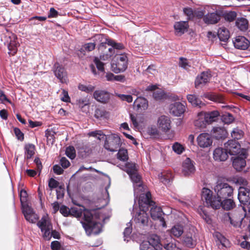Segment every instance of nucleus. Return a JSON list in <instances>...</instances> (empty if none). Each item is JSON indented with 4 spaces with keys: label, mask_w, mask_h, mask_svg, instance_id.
<instances>
[{
    "label": "nucleus",
    "mask_w": 250,
    "mask_h": 250,
    "mask_svg": "<svg viewBox=\"0 0 250 250\" xmlns=\"http://www.w3.org/2000/svg\"><path fill=\"white\" fill-rule=\"evenodd\" d=\"M213 190L217 197L212 196L211 190L203 188L202 191V199L205 201L207 206L217 209L221 207L222 199L230 197L233 192V188L222 179H218L214 187Z\"/></svg>",
    "instance_id": "obj_1"
},
{
    "label": "nucleus",
    "mask_w": 250,
    "mask_h": 250,
    "mask_svg": "<svg viewBox=\"0 0 250 250\" xmlns=\"http://www.w3.org/2000/svg\"><path fill=\"white\" fill-rule=\"evenodd\" d=\"M151 202H152L151 200V194L149 192H147L146 194H143L140 197L139 199L140 210L139 212H137L134 217V221L136 223L143 225H147L148 221L147 214L144 209H141V208L143 207V204H144L147 208V206L151 205Z\"/></svg>",
    "instance_id": "obj_2"
},
{
    "label": "nucleus",
    "mask_w": 250,
    "mask_h": 250,
    "mask_svg": "<svg viewBox=\"0 0 250 250\" xmlns=\"http://www.w3.org/2000/svg\"><path fill=\"white\" fill-rule=\"evenodd\" d=\"M126 172L129 174L134 186V195L137 198L140 192L144 190V188L141 181V176L137 172L135 165L128 163L126 165Z\"/></svg>",
    "instance_id": "obj_3"
},
{
    "label": "nucleus",
    "mask_w": 250,
    "mask_h": 250,
    "mask_svg": "<svg viewBox=\"0 0 250 250\" xmlns=\"http://www.w3.org/2000/svg\"><path fill=\"white\" fill-rule=\"evenodd\" d=\"M128 59L125 54L116 55L111 62V69L115 73L125 71L127 67Z\"/></svg>",
    "instance_id": "obj_4"
},
{
    "label": "nucleus",
    "mask_w": 250,
    "mask_h": 250,
    "mask_svg": "<svg viewBox=\"0 0 250 250\" xmlns=\"http://www.w3.org/2000/svg\"><path fill=\"white\" fill-rule=\"evenodd\" d=\"M37 225L42 232L44 239L46 240H50L51 238L52 227L48 216L47 215L43 216L41 220L38 222Z\"/></svg>",
    "instance_id": "obj_5"
},
{
    "label": "nucleus",
    "mask_w": 250,
    "mask_h": 250,
    "mask_svg": "<svg viewBox=\"0 0 250 250\" xmlns=\"http://www.w3.org/2000/svg\"><path fill=\"white\" fill-rule=\"evenodd\" d=\"M2 40L4 43L7 46L9 50V54L14 55L18 50V47L20 45L17 38L15 35L12 33H8L5 35Z\"/></svg>",
    "instance_id": "obj_6"
},
{
    "label": "nucleus",
    "mask_w": 250,
    "mask_h": 250,
    "mask_svg": "<svg viewBox=\"0 0 250 250\" xmlns=\"http://www.w3.org/2000/svg\"><path fill=\"white\" fill-rule=\"evenodd\" d=\"M121 139L117 134H111L107 138L104 147L110 151H116L121 146Z\"/></svg>",
    "instance_id": "obj_7"
},
{
    "label": "nucleus",
    "mask_w": 250,
    "mask_h": 250,
    "mask_svg": "<svg viewBox=\"0 0 250 250\" xmlns=\"http://www.w3.org/2000/svg\"><path fill=\"white\" fill-rule=\"evenodd\" d=\"M197 236L194 229H190L186 232L182 238L184 244L189 248L194 247L197 244Z\"/></svg>",
    "instance_id": "obj_8"
},
{
    "label": "nucleus",
    "mask_w": 250,
    "mask_h": 250,
    "mask_svg": "<svg viewBox=\"0 0 250 250\" xmlns=\"http://www.w3.org/2000/svg\"><path fill=\"white\" fill-rule=\"evenodd\" d=\"M247 157L246 149L241 150V153L233 159L232 165L234 168L237 171L241 170L246 165L245 159Z\"/></svg>",
    "instance_id": "obj_9"
},
{
    "label": "nucleus",
    "mask_w": 250,
    "mask_h": 250,
    "mask_svg": "<svg viewBox=\"0 0 250 250\" xmlns=\"http://www.w3.org/2000/svg\"><path fill=\"white\" fill-rule=\"evenodd\" d=\"M212 138L211 135L208 133H202L197 138L198 146L201 148H205L211 146Z\"/></svg>",
    "instance_id": "obj_10"
},
{
    "label": "nucleus",
    "mask_w": 250,
    "mask_h": 250,
    "mask_svg": "<svg viewBox=\"0 0 250 250\" xmlns=\"http://www.w3.org/2000/svg\"><path fill=\"white\" fill-rule=\"evenodd\" d=\"M226 150L230 155H239L241 153L240 144L234 140H229L224 145Z\"/></svg>",
    "instance_id": "obj_11"
},
{
    "label": "nucleus",
    "mask_w": 250,
    "mask_h": 250,
    "mask_svg": "<svg viewBox=\"0 0 250 250\" xmlns=\"http://www.w3.org/2000/svg\"><path fill=\"white\" fill-rule=\"evenodd\" d=\"M171 123L170 117L165 115L159 117L157 121L158 128L165 132H167L170 129Z\"/></svg>",
    "instance_id": "obj_12"
},
{
    "label": "nucleus",
    "mask_w": 250,
    "mask_h": 250,
    "mask_svg": "<svg viewBox=\"0 0 250 250\" xmlns=\"http://www.w3.org/2000/svg\"><path fill=\"white\" fill-rule=\"evenodd\" d=\"M195 171V167L193 162L189 158H187L182 163V174L186 176H189L193 174Z\"/></svg>",
    "instance_id": "obj_13"
},
{
    "label": "nucleus",
    "mask_w": 250,
    "mask_h": 250,
    "mask_svg": "<svg viewBox=\"0 0 250 250\" xmlns=\"http://www.w3.org/2000/svg\"><path fill=\"white\" fill-rule=\"evenodd\" d=\"M53 68L56 77L59 79L61 83H66L67 82V73L64 68L58 62L54 64Z\"/></svg>",
    "instance_id": "obj_14"
},
{
    "label": "nucleus",
    "mask_w": 250,
    "mask_h": 250,
    "mask_svg": "<svg viewBox=\"0 0 250 250\" xmlns=\"http://www.w3.org/2000/svg\"><path fill=\"white\" fill-rule=\"evenodd\" d=\"M84 228L86 234L88 235L91 234H97L101 231V224L100 223L93 221L90 224L83 223Z\"/></svg>",
    "instance_id": "obj_15"
},
{
    "label": "nucleus",
    "mask_w": 250,
    "mask_h": 250,
    "mask_svg": "<svg viewBox=\"0 0 250 250\" xmlns=\"http://www.w3.org/2000/svg\"><path fill=\"white\" fill-rule=\"evenodd\" d=\"M22 212L26 220L31 223H35L39 218L33 209L28 205L23 206Z\"/></svg>",
    "instance_id": "obj_16"
},
{
    "label": "nucleus",
    "mask_w": 250,
    "mask_h": 250,
    "mask_svg": "<svg viewBox=\"0 0 250 250\" xmlns=\"http://www.w3.org/2000/svg\"><path fill=\"white\" fill-rule=\"evenodd\" d=\"M169 110L171 114L179 117L185 112L186 107L183 104L176 102L169 105Z\"/></svg>",
    "instance_id": "obj_17"
},
{
    "label": "nucleus",
    "mask_w": 250,
    "mask_h": 250,
    "mask_svg": "<svg viewBox=\"0 0 250 250\" xmlns=\"http://www.w3.org/2000/svg\"><path fill=\"white\" fill-rule=\"evenodd\" d=\"M93 97L96 100L101 103H107L110 98V93L105 90H96L93 93Z\"/></svg>",
    "instance_id": "obj_18"
},
{
    "label": "nucleus",
    "mask_w": 250,
    "mask_h": 250,
    "mask_svg": "<svg viewBox=\"0 0 250 250\" xmlns=\"http://www.w3.org/2000/svg\"><path fill=\"white\" fill-rule=\"evenodd\" d=\"M238 198L241 203H250V190L244 187H240L239 189Z\"/></svg>",
    "instance_id": "obj_19"
},
{
    "label": "nucleus",
    "mask_w": 250,
    "mask_h": 250,
    "mask_svg": "<svg viewBox=\"0 0 250 250\" xmlns=\"http://www.w3.org/2000/svg\"><path fill=\"white\" fill-rule=\"evenodd\" d=\"M189 25L188 21H180L175 22L174 24L175 33L176 35L181 36L188 31Z\"/></svg>",
    "instance_id": "obj_20"
},
{
    "label": "nucleus",
    "mask_w": 250,
    "mask_h": 250,
    "mask_svg": "<svg viewBox=\"0 0 250 250\" xmlns=\"http://www.w3.org/2000/svg\"><path fill=\"white\" fill-rule=\"evenodd\" d=\"M233 44L235 48L245 50L248 48L250 41L244 37L238 36L233 41Z\"/></svg>",
    "instance_id": "obj_21"
},
{
    "label": "nucleus",
    "mask_w": 250,
    "mask_h": 250,
    "mask_svg": "<svg viewBox=\"0 0 250 250\" xmlns=\"http://www.w3.org/2000/svg\"><path fill=\"white\" fill-rule=\"evenodd\" d=\"M134 108L138 111L146 110L148 108V102L146 99L139 97L133 103Z\"/></svg>",
    "instance_id": "obj_22"
},
{
    "label": "nucleus",
    "mask_w": 250,
    "mask_h": 250,
    "mask_svg": "<svg viewBox=\"0 0 250 250\" xmlns=\"http://www.w3.org/2000/svg\"><path fill=\"white\" fill-rule=\"evenodd\" d=\"M205 112L201 111L197 114L194 121V125L198 128L203 129L206 127L207 123L206 122Z\"/></svg>",
    "instance_id": "obj_23"
},
{
    "label": "nucleus",
    "mask_w": 250,
    "mask_h": 250,
    "mask_svg": "<svg viewBox=\"0 0 250 250\" xmlns=\"http://www.w3.org/2000/svg\"><path fill=\"white\" fill-rule=\"evenodd\" d=\"M213 158L217 161H225L228 158V154L226 150L221 147L216 148L213 151Z\"/></svg>",
    "instance_id": "obj_24"
},
{
    "label": "nucleus",
    "mask_w": 250,
    "mask_h": 250,
    "mask_svg": "<svg viewBox=\"0 0 250 250\" xmlns=\"http://www.w3.org/2000/svg\"><path fill=\"white\" fill-rule=\"evenodd\" d=\"M150 212L151 216L153 219H159L163 226L166 227V224L164 218L162 217L163 212L161 208L158 207H153L151 208Z\"/></svg>",
    "instance_id": "obj_25"
},
{
    "label": "nucleus",
    "mask_w": 250,
    "mask_h": 250,
    "mask_svg": "<svg viewBox=\"0 0 250 250\" xmlns=\"http://www.w3.org/2000/svg\"><path fill=\"white\" fill-rule=\"evenodd\" d=\"M234 212V214L229 216L230 223L235 227H240L244 218L242 214L239 213V212H241V211H236Z\"/></svg>",
    "instance_id": "obj_26"
},
{
    "label": "nucleus",
    "mask_w": 250,
    "mask_h": 250,
    "mask_svg": "<svg viewBox=\"0 0 250 250\" xmlns=\"http://www.w3.org/2000/svg\"><path fill=\"white\" fill-rule=\"evenodd\" d=\"M211 134L217 139H220L225 137L227 132L224 127L217 126L212 128Z\"/></svg>",
    "instance_id": "obj_27"
},
{
    "label": "nucleus",
    "mask_w": 250,
    "mask_h": 250,
    "mask_svg": "<svg viewBox=\"0 0 250 250\" xmlns=\"http://www.w3.org/2000/svg\"><path fill=\"white\" fill-rule=\"evenodd\" d=\"M220 20V16L216 13H208L203 17V21L207 24H215Z\"/></svg>",
    "instance_id": "obj_28"
},
{
    "label": "nucleus",
    "mask_w": 250,
    "mask_h": 250,
    "mask_svg": "<svg viewBox=\"0 0 250 250\" xmlns=\"http://www.w3.org/2000/svg\"><path fill=\"white\" fill-rule=\"evenodd\" d=\"M210 75L208 72H203L198 76L195 82V87H197L201 84H204L208 83L210 79Z\"/></svg>",
    "instance_id": "obj_29"
},
{
    "label": "nucleus",
    "mask_w": 250,
    "mask_h": 250,
    "mask_svg": "<svg viewBox=\"0 0 250 250\" xmlns=\"http://www.w3.org/2000/svg\"><path fill=\"white\" fill-rule=\"evenodd\" d=\"M156 88L157 87L156 85H149L147 87L146 90L148 91H154L153 94V97L155 100H160L163 99L165 97L164 91L161 89H156Z\"/></svg>",
    "instance_id": "obj_30"
},
{
    "label": "nucleus",
    "mask_w": 250,
    "mask_h": 250,
    "mask_svg": "<svg viewBox=\"0 0 250 250\" xmlns=\"http://www.w3.org/2000/svg\"><path fill=\"white\" fill-rule=\"evenodd\" d=\"M205 115L207 124H211L218 120L220 113L217 110H214L208 112H205Z\"/></svg>",
    "instance_id": "obj_31"
},
{
    "label": "nucleus",
    "mask_w": 250,
    "mask_h": 250,
    "mask_svg": "<svg viewBox=\"0 0 250 250\" xmlns=\"http://www.w3.org/2000/svg\"><path fill=\"white\" fill-rule=\"evenodd\" d=\"M150 245H153L156 249H162L164 240L161 241L159 237L157 235H151L148 241Z\"/></svg>",
    "instance_id": "obj_32"
},
{
    "label": "nucleus",
    "mask_w": 250,
    "mask_h": 250,
    "mask_svg": "<svg viewBox=\"0 0 250 250\" xmlns=\"http://www.w3.org/2000/svg\"><path fill=\"white\" fill-rule=\"evenodd\" d=\"M187 100L193 106L201 107L204 105V104L194 94L188 95Z\"/></svg>",
    "instance_id": "obj_33"
},
{
    "label": "nucleus",
    "mask_w": 250,
    "mask_h": 250,
    "mask_svg": "<svg viewBox=\"0 0 250 250\" xmlns=\"http://www.w3.org/2000/svg\"><path fill=\"white\" fill-rule=\"evenodd\" d=\"M230 36L229 30L225 27L219 28L218 30V37L220 40L223 42H226Z\"/></svg>",
    "instance_id": "obj_34"
},
{
    "label": "nucleus",
    "mask_w": 250,
    "mask_h": 250,
    "mask_svg": "<svg viewBox=\"0 0 250 250\" xmlns=\"http://www.w3.org/2000/svg\"><path fill=\"white\" fill-rule=\"evenodd\" d=\"M183 232V227L180 225L174 226L170 230V234L177 238L181 236Z\"/></svg>",
    "instance_id": "obj_35"
},
{
    "label": "nucleus",
    "mask_w": 250,
    "mask_h": 250,
    "mask_svg": "<svg viewBox=\"0 0 250 250\" xmlns=\"http://www.w3.org/2000/svg\"><path fill=\"white\" fill-rule=\"evenodd\" d=\"M204 97L208 100L219 103H223L225 101L224 98L220 95L207 93L204 94Z\"/></svg>",
    "instance_id": "obj_36"
},
{
    "label": "nucleus",
    "mask_w": 250,
    "mask_h": 250,
    "mask_svg": "<svg viewBox=\"0 0 250 250\" xmlns=\"http://www.w3.org/2000/svg\"><path fill=\"white\" fill-rule=\"evenodd\" d=\"M235 206V203L231 199L225 198L223 201H221V207L225 210H228L232 209Z\"/></svg>",
    "instance_id": "obj_37"
},
{
    "label": "nucleus",
    "mask_w": 250,
    "mask_h": 250,
    "mask_svg": "<svg viewBox=\"0 0 250 250\" xmlns=\"http://www.w3.org/2000/svg\"><path fill=\"white\" fill-rule=\"evenodd\" d=\"M25 157L30 159L35 154V147L32 144H28L25 146Z\"/></svg>",
    "instance_id": "obj_38"
},
{
    "label": "nucleus",
    "mask_w": 250,
    "mask_h": 250,
    "mask_svg": "<svg viewBox=\"0 0 250 250\" xmlns=\"http://www.w3.org/2000/svg\"><path fill=\"white\" fill-rule=\"evenodd\" d=\"M237 27L241 31H245L248 29V21L243 18L238 19L235 22Z\"/></svg>",
    "instance_id": "obj_39"
},
{
    "label": "nucleus",
    "mask_w": 250,
    "mask_h": 250,
    "mask_svg": "<svg viewBox=\"0 0 250 250\" xmlns=\"http://www.w3.org/2000/svg\"><path fill=\"white\" fill-rule=\"evenodd\" d=\"M83 219L85 221L84 222H81L83 225V223L90 224V223L94 221L93 220L92 214L90 210L86 209L83 207Z\"/></svg>",
    "instance_id": "obj_40"
},
{
    "label": "nucleus",
    "mask_w": 250,
    "mask_h": 250,
    "mask_svg": "<svg viewBox=\"0 0 250 250\" xmlns=\"http://www.w3.org/2000/svg\"><path fill=\"white\" fill-rule=\"evenodd\" d=\"M117 158L121 161H126L128 159L127 150L124 148L120 149L117 154Z\"/></svg>",
    "instance_id": "obj_41"
},
{
    "label": "nucleus",
    "mask_w": 250,
    "mask_h": 250,
    "mask_svg": "<svg viewBox=\"0 0 250 250\" xmlns=\"http://www.w3.org/2000/svg\"><path fill=\"white\" fill-rule=\"evenodd\" d=\"M78 88L80 90L82 91L89 93L94 90L95 86L91 84L84 85L82 83H80L78 85Z\"/></svg>",
    "instance_id": "obj_42"
},
{
    "label": "nucleus",
    "mask_w": 250,
    "mask_h": 250,
    "mask_svg": "<svg viewBox=\"0 0 250 250\" xmlns=\"http://www.w3.org/2000/svg\"><path fill=\"white\" fill-rule=\"evenodd\" d=\"M130 118L132 124L135 128H138L140 125V123H143L142 117L140 116H134L132 114H130Z\"/></svg>",
    "instance_id": "obj_43"
},
{
    "label": "nucleus",
    "mask_w": 250,
    "mask_h": 250,
    "mask_svg": "<svg viewBox=\"0 0 250 250\" xmlns=\"http://www.w3.org/2000/svg\"><path fill=\"white\" fill-rule=\"evenodd\" d=\"M231 135L234 139L239 140L243 138L244 132L239 128H235L231 131Z\"/></svg>",
    "instance_id": "obj_44"
},
{
    "label": "nucleus",
    "mask_w": 250,
    "mask_h": 250,
    "mask_svg": "<svg viewBox=\"0 0 250 250\" xmlns=\"http://www.w3.org/2000/svg\"><path fill=\"white\" fill-rule=\"evenodd\" d=\"M70 215H71L75 217H80L83 212V208H78L76 207L71 208L69 209Z\"/></svg>",
    "instance_id": "obj_45"
},
{
    "label": "nucleus",
    "mask_w": 250,
    "mask_h": 250,
    "mask_svg": "<svg viewBox=\"0 0 250 250\" xmlns=\"http://www.w3.org/2000/svg\"><path fill=\"white\" fill-rule=\"evenodd\" d=\"M95 116L97 118H107L109 117L108 113L104 109H97L95 110Z\"/></svg>",
    "instance_id": "obj_46"
},
{
    "label": "nucleus",
    "mask_w": 250,
    "mask_h": 250,
    "mask_svg": "<svg viewBox=\"0 0 250 250\" xmlns=\"http://www.w3.org/2000/svg\"><path fill=\"white\" fill-rule=\"evenodd\" d=\"M237 16V14L234 11H229L224 14V17L226 21L229 22L233 21Z\"/></svg>",
    "instance_id": "obj_47"
},
{
    "label": "nucleus",
    "mask_w": 250,
    "mask_h": 250,
    "mask_svg": "<svg viewBox=\"0 0 250 250\" xmlns=\"http://www.w3.org/2000/svg\"><path fill=\"white\" fill-rule=\"evenodd\" d=\"M214 236L223 246L227 247L228 240L224 236L217 232L214 234Z\"/></svg>",
    "instance_id": "obj_48"
},
{
    "label": "nucleus",
    "mask_w": 250,
    "mask_h": 250,
    "mask_svg": "<svg viewBox=\"0 0 250 250\" xmlns=\"http://www.w3.org/2000/svg\"><path fill=\"white\" fill-rule=\"evenodd\" d=\"M171 176V174H166V172H161L158 175L159 178L161 181L165 184L169 181Z\"/></svg>",
    "instance_id": "obj_49"
},
{
    "label": "nucleus",
    "mask_w": 250,
    "mask_h": 250,
    "mask_svg": "<svg viewBox=\"0 0 250 250\" xmlns=\"http://www.w3.org/2000/svg\"><path fill=\"white\" fill-rule=\"evenodd\" d=\"M140 250H157L153 245L147 242H143L140 246Z\"/></svg>",
    "instance_id": "obj_50"
},
{
    "label": "nucleus",
    "mask_w": 250,
    "mask_h": 250,
    "mask_svg": "<svg viewBox=\"0 0 250 250\" xmlns=\"http://www.w3.org/2000/svg\"><path fill=\"white\" fill-rule=\"evenodd\" d=\"M116 96L119 98L121 100L123 101H126L127 103H131L133 101V98L130 95H125L116 93Z\"/></svg>",
    "instance_id": "obj_51"
},
{
    "label": "nucleus",
    "mask_w": 250,
    "mask_h": 250,
    "mask_svg": "<svg viewBox=\"0 0 250 250\" xmlns=\"http://www.w3.org/2000/svg\"><path fill=\"white\" fill-rule=\"evenodd\" d=\"M65 154L69 158L73 159L76 156L75 150L74 147L69 146L67 147Z\"/></svg>",
    "instance_id": "obj_52"
},
{
    "label": "nucleus",
    "mask_w": 250,
    "mask_h": 250,
    "mask_svg": "<svg viewBox=\"0 0 250 250\" xmlns=\"http://www.w3.org/2000/svg\"><path fill=\"white\" fill-rule=\"evenodd\" d=\"M101 60L98 58H95L94 60V62L96 65L97 69L102 72L104 71V63L101 62Z\"/></svg>",
    "instance_id": "obj_53"
},
{
    "label": "nucleus",
    "mask_w": 250,
    "mask_h": 250,
    "mask_svg": "<svg viewBox=\"0 0 250 250\" xmlns=\"http://www.w3.org/2000/svg\"><path fill=\"white\" fill-rule=\"evenodd\" d=\"M222 120L225 123L229 124L233 121L234 118L231 114L227 113L222 116Z\"/></svg>",
    "instance_id": "obj_54"
},
{
    "label": "nucleus",
    "mask_w": 250,
    "mask_h": 250,
    "mask_svg": "<svg viewBox=\"0 0 250 250\" xmlns=\"http://www.w3.org/2000/svg\"><path fill=\"white\" fill-rule=\"evenodd\" d=\"M173 151L177 154H181L184 150L183 146L178 143H175L172 146Z\"/></svg>",
    "instance_id": "obj_55"
},
{
    "label": "nucleus",
    "mask_w": 250,
    "mask_h": 250,
    "mask_svg": "<svg viewBox=\"0 0 250 250\" xmlns=\"http://www.w3.org/2000/svg\"><path fill=\"white\" fill-rule=\"evenodd\" d=\"M185 14L188 17V20L193 19L194 18V11L190 8H185L184 9Z\"/></svg>",
    "instance_id": "obj_56"
},
{
    "label": "nucleus",
    "mask_w": 250,
    "mask_h": 250,
    "mask_svg": "<svg viewBox=\"0 0 250 250\" xmlns=\"http://www.w3.org/2000/svg\"><path fill=\"white\" fill-rule=\"evenodd\" d=\"M107 43L108 45L111 46L114 48V49H121L123 48V45L122 44L116 43L112 40H107Z\"/></svg>",
    "instance_id": "obj_57"
},
{
    "label": "nucleus",
    "mask_w": 250,
    "mask_h": 250,
    "mask_svg": "<svg viewBox=\"0 0 250 250\" xmlns=\"http://www.w3.org/2000/svg\"><path fill=\"white\" fill-rule=\"evenodd\" d=\"M167 242L164 241L163 247L166 250H176V247L175 244L172 243H167Z\"/></svg>",
    "instance_id": "obj_58"
},
{
    "label": "nucleus",
    "mask_w": 250,
    "mask_h": 250,
    "mask_svg": "<svg viewBox=\"0 0 250 250\" xmlns=\"http://www.w3.org/2000/svg\"><path fill=\"white\" fill-rule=\"evenodd\" d=\"M95 47V44L93 42H90L85 44L83 46V49L87 51H91L94 49Z\"/></svg>",
    "instance_id": "obj_59"
},
{
    "label": "nucleus",
    "mask_w": 250,
    "mask_h": 250,
    "mask_svg": "<svg viewBox=\"0 0 250 250\" xmlns=\"http://www.w3.org/2000/svg\"><path fill=\"white\" fill-rule=\"evenodd\" d=\"M62 96L61 97V99L62 101L65 102H69L70 101V98L68 95V92L64 89L62 90Z\"/></svg>",
    "instance_id": "obj_60"
},
{
    "label": "nucleus",
    "mask_w": 250,
    "mask_h": 250,
    "mask_svg": "<svg viewBox=\"0 0 250 250\" xmlns=\"http://www.w3.org/2000/svg\"><path fill=\"white\" fill-rule=\"evenodd\" d=\"M180 66L184 68V69H188L190 65L188 64V61L186 59L181 58L179 62Z\"/></svg>",
    "instance_id": "obj_61"
},
{
    "label": "nucleus",
    "mask_w": 250,
    "mask_h": 250,
    "mask_svg": "<svg viewBox=\"0 0 250 250\" xmlns=\"http://www.w3.org/2000/svg\"><path fill=\"white\" fill-rule=\"evenodd\" d=\"M14 132L17 139L20 141H22L24 139L23 134L18 128H14Z\"/></svg>",
    "instance_id": "obj_62"
},
{
    "label": "nucleus",
    "mask_w": 250,
    "mask_h": 250,
    "mask_svg": "<svg viewBox=\"0 0 250 250\" xmlns=\"http://www.w3.org/2000/svg\"><path fill=\"white\" fill-rule=\"evenodd\" d=\"M59 183L56 180L53 178H51L49 180L48 186L51 188H57L58 186Z\"/></svg>",
    "instance_id": "obj_63"
},
{
    "label": "nucleus",
    "mask_w": 250,
    "mask_h": 250,
    "mask_svg": "<svg viewBox=\"0 0 250 250\" xmlns=\"http://www.w3.org/2000/svg\"><path fill=\"white\" fill-rule=\"evenodd\" d=\"M60 163L62 167L64 168H66L70 166V162L65 157H62L61 158L60 160Z\"/></svg>",
    "instance_id": "obj_64"
}]
</instances>
